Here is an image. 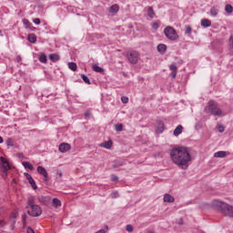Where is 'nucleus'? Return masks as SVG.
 <instances>
[{"label": "nucleus", "mask_w": 233, "mask_h": 233, "mask_svg": "<svg viewBox=\"0 0 233 233\" xmlns=\"http://www.w3.org/2000/svg\"><path fill=\"white\" fill-rule=\"evenodd\" d=\"M170 157L173 163L177 165L182 170H187L188 168V163H190V159H192L188 149L183 147L173 148L170 152Z\"/></svg>", "instance_id": "obj_1"}, {"label": "nucleus", "mask_w": 233, "mask_h": 233, "mask_svg": "<svg viewBox=\"0 0 233 233\" xmlns=\"http://www.w3.org/2000/svg\"><path fill=\"white\" fill-rule=\"evenodd\" d=\"M212 207L221 212V214H224V216L233 218V206H230L221 200L215 199L212 201Z\"/></svg>", "instance_id": "obj_2"}, {"label": "nucleus", "mask_w": 233, "mask_h": 233, "mask_svg": "<svg viewBox=\"0 0 233 233\" xmlns=\"http://www.w3.org/2000/svg\"><path fill=\"white\" fill-rule=\"evenodd\" d=\"M26 210L27 214H29L31 218H39V216L43 214V208H41L39 205L35 204V198L34 197L28 198Z\"/></svg>", "instance_id": "obj_3"}, {"label": "nucleus", "mask_w": 233, "mask_h": 233, "mask_svg": "<svg viewBox=\"0 0 233 233\" xmlns=\"http://www.w3.org/2000/svg\"><path fill=\"white\" fill-rule=\"evenodd\" d=\"M205 112L206 114H211V116H218V117L227 116V114H225V112H223L218 104L213 100H210L208 103V106L205 107Z\"/></svg>", "instance_id": "obj_4"}, {"label": "nucleus", "mask_w": 233, "mask_h": 233, "mask_svg": "<svg viewBox=\"0 0 233 233\" xmlns=\"http://www.w3.org/2000/svg\"><path fill=\"white\" fill-rule=\"evenodd\" d=\"M164 34L166 37L170 41H177V39H179V35H177V32L176 31V29H174V27L170 25H167V27H165Z\"/></svg>", "instance_id": "obj_5"}, {"label": "nucleus", "mask_w": 233, "mask_h": 233, "mask_svg": "<svg viewBox=\"0 0 233 233\" xmlns=\"http://www.w3.org/2000/svg\"><path fill=\"white\" fill-rule=\"evenodd\" d=\"M0 165H1V169L2 172H8L10 168H12V166H10V162L6 160L4 157H0Z\"/></svg>", "instance_id": "obj_6"}, {"label": "nucleus", "mask_w": 233, "mask_h": 233, "mask_svg": "<svg viewBox=\"0 0 233 233\" xmlns=\"http://www.w3.org/2000/svg\"><path fill=\"white\" fill-rule=\"evenodd\" d=\"M127 59L132 65H136L137 63V59H139V53L137 51H131L127 55Z\"/></svg>", "instance_id": "obj_7"}, {"label": "nucleus", "mask_w": 233, "mask_h": 233, "mask_svg": "<svg viewBox=\"0 0 233 233\" xmlns=\"http://www.w3.org/2000/svg\"><path fill=\"white\" fill-rule=\"evenodd\" d=\"M72 147L68 143H62L58 147L59 152H62V154H65V152H68Z\"/></svg>", "instance_id": "obj_8"}, {"label": "nucleus", "mask_w": 233, "mask_h": 233, "mask_svg": "<svg viewBox=\"0 0 233 233\" xmlns=\"http://www.w3.org/2000/svg\"><path fill=\"white\" fill-rule=\"evenodd\" d=\"M37 172L44 177L45 181H48V172H46V169L45 167H43L42 166H38Z\"/></svg>", "instance_id": "obj_9"}, {"label": "nucleus", "mask_w": 233, "mask_h": 233, "mask_svg": "<svg viewBox=\"0 0 233 233\" xmlns=\"http://www.w3.org/2000/svg\"><path fill=\"white\" fill-rule=\"evenodd\" d=\"M157 129L156 132L157 134H163V132L165 131V124L163 123V121H157Z\"/></svg>", "instance_id": "obj_10"}, {"label": "nucleus", "mask_w": 233, "mask_h": 233, "mask_svg": "<svg viewBox=\"0 0 233 233\" xmlns=\"http://www.w3.org/2000/svg\"><path fill=\"white\" fill-rule=\"evenodd\" d=\"M113 142L112 140L105 141L104 143H100L98 147H101L102 148H106L107 150H110L112 148Z\"/></svg>", "instance_id": "obj_11"}, {"label": "nucleus", "mask_w": 233, "mask_h": 233, "mask_svg": "<svg viewBox=\"0 0 233 233\" xmlns=\"http://www.w3.org/2000/svg\"><path fill=\"white\" fill-rule=\"evenodd\" d=\"M38 201L39 203H43V205H48V203H50V198L41 196V197H38Z\"/></svg>", "instance_id": "obj_12"}, {"label": "nucleus", "mask_w": 233, "mask_h": 233, "mask_svg": "<svg viewBox=\"0 0 233 233\" xmlns=\"http://www.w3.org/2000/svg\"><path fill=\"white\" fill-rule=\"evenodd\" d=\"M157 52H159L160 54H165V52H167V45L165 44H159L157 46Z\"/></svg>", "instance_id": "obj_13"}, {"label": "nucleus", "mask_w": 233, "mask_h": 233, "mask_svg": "<svg viewBox=\"0 0 233 233\" xmlns=\"http://www.w3.org/2000/svg\"><path fill=\"white\" fill-rule=\"evenodd\" d=\"M182 133H183V126L178 125L174 130V136L177 137V136H180V134Z\"/></svg>", "instance_id": "obj_14"}, {"label": "nucleus", "mask_w": 233, "mask_h": 233, "mask_svg": "<svg viewBox=\"0 0 233 233\" xmlns=\"http://www.w3.org/2000/svg\"><path fill=\"white\" fill-rule=\"evenodd\" d=\"M164 201L165 203H174L175 198L170 194H166L164 196Z\"/></svg>", "instance_id": "obj_15"}, {"label": "nucleus", "mask_w": 233, "mask_h": 233, "mask_svg": "<svg viewBox=\"0 0 233 233\" xmlns=\"http://www.w3.org/2000/svg\"><path fill=\"white\" fill-rule=\"evenodd\" d=\"M201 26H204V28H208V26H212V22H210L208 19H202Z\"/></svg>", "instance_id": "obj_16"}, {"label": "nucleus", "mask_w": 233, "mask_h": 233, "mask_svg": "<svg viewBox=\"0 0 233 233\" xmlns=\"http://www.w3.org/2000/svg\"><path fill=\"white\" fill-rule=\"evenodd\" d=\"M214 157H227V151H218L214 154Z\"/></svg>", "instance_id": "obj_17"}, {"label": "nucleus", "mask_w": 233, "mask_h": 233, "mask_svg": "<svg viewBox=\"0 0 233 233\" xmlns=\"http://www.w3.org/2000/svg\"><path fill=\"white\" fill-rule=\"evenodd\" d=\"M93 70L94 72H97L98 74H103V72H105V69L97 65H93Z\"/></svg>", "instance_id": "obj_18"}, {"label": "nucleus", "mask_w": 233, "mask_h": 233, "mask_svg": "<svg viewBox=\"0 0 233 233\" xmlns=\"http://www.w3.org/2000/svg\"><path fill=\"white\" fill-rule=\"evenodd\" d=\"M29 43H35L37 41V36L35 34H29L27 37Z\"/></svg>", "instance_id": "obj_19"}, {"label": "nucleus", "mask_w": 233, "mask_h": 233, "mask_svg": "<svg viewBox=\"0 0 233 233\" xmlns=\"http://www.w3.org/2000/svg\"><path fill=\"white\" fill-rule=\"evenodd\" d=\"M68 68H69V70H72L73 72H76V70H77V64H76L74 62H69L68 63Z\"/></svg>", "instance_id": "obj_20"}, {"label": "nucleus", "mask_w": 233, "mask_h": 233, "mask_svg": "<svg viewBox=\"0 0 233 233\" xmlns=\"http://www.w3.org/2000/svg\"><path fill=\"white\" fill-rule=\"evenodd\" d=\"M22 165L25 168H28L29 170H34V166L30 164V162L24 161L22 162Z\"/></svg>", "instance_id": "obj_21"}, {"label": "nucleus", "mask_w": 233, "mask_h": 233, "mask_svg": "<svg viewBox=\"0 0 233 233\" xmlns=\"http://www.w3.org/2000/svg\"><path fill=\"white\" fill-rule=\"evenodd\" d=\"M218 13H219V9H218L217 7H211L210 15H212V17H216Z\"/></svg>", "instance_id": "obj_22"}, {"label": "nucleus", "mask_w": 233, "mask_h": 233, "mask_svg": "<svg viewBox=\"0 0 233 233\" xmlns=\"http://www.w3.org/2000/svg\"><path fill=\"white\" fill-rule=\"evenodd\" d=\"M49 59L51 61H53V63H56V62L59 61V56L56 55V54H51V55H49Z\"/></svg>", "instance_id": "obj_23"}, {"label": "nucleus", "mask_w": 233, "mask_h": 233, "mask_svg": "<svg viewBox=\"0 0 233 233\" xmlns=\"http://www.w3.org/2000/svg\"><path fill=\"white\" fill-rule=\"evenodd\" d=\"M53 205L56 208H59V207H61V200L58 198H53Z\"/></svg>", "instance_id": "obj_24"}, {"label": "nucleus", "mask_w": 233, "mask_h": 233, "mask_svg": "<svg viewBox=\"0 0 233 233\" xmlns=\"http://www.w3.org/2000/svg\"><path fill=\"white\" fill-rule=\"evenodd\" d=\"M110 12H112L113 14L119 12V6L117 5H113L110 7Z\"/></svg>", "instance_id": "obj_25"}, {"label": "nucleus", "mask_w": 233, "mask_h": 233, "mask_svg": "<svg viewBox=\"0 0 233 233\" xmlns=\"http://www.w3.org/2000/svg\"><path fill=\"white\" fill-rule=\"evenodd\" d=\"M225 11L227 12V14H232L233 7L230 5H226Z\"/></svg>", "instance_id": "obj_26"}, {"label": "nucleus", "mask_w": 233, "mask_h": 233, "mask_svg": "<svg viewBox=\"0 0 233 233\" xmlns=\"http://www.w3.org/2000/svg\"><path fill=\"white\" fill-rule=\"evenodd\" d=\"M147 15L149 17H151V19L154 18L155 14H154V9L152 7H148V9H147Z\"/></svg>", "instance_id": "obj_27"}, {"label": "nucleus", "mask_w": 233, "mask_h": 233, "mask_svg": "<svg viewBox=\"0 0 233 233\" xmlns=\"http://www.w3.org/2000/svg\"><path fill=\"white\" fill-rule=\"evenodd\" d=\"M39 61H40V63H46V61H47V59H46V55L41 54V55L39 56Z\"/></svg>", "instance_id": "obj_28"}, {"label": "nucleus", "mask_w": 233, "mask_h": 233, "mask_svg": "<svg viewBox=\"0 0 233 233\" xmlns=\"http://www.w3.org/2000/svg\"><path fill=\"white\" fill-rule=\"evenodd\" d=\"M81 78L83 79L84 83H86V85H90V78H88V76H86V75H81Z\"/></svg>", "instance_id": "obj_29"}, {"label": "nucleus", "mask_w": 233, "mask_h": 233, "mask_svg": "<svg viewBox=\"0 0 233 233\" xmlns=\"http://www.w3.org/2000/svg\"><path fill=\"white\" fill-rule=\"evenodd\" d=\"M29 184L31 185L34 190H37V185L35 184V180H34V178L29 180Z\"/></svg>", "instance_id": "obj_30"}, {"label": "nucleus", "mask_w": 233, "mask_h": 233, "mask_svg": "<svg viewBox=\"0 0 233 233\" xmlns=\"http://www.w3.org/2000/svg\"><path fill=\"white\" fill-rule=\"evenodd\" d=\"M23 25H25V28H30L32 24H30V21H28V19L24 18L23 19Z\"/></svg>", "instance_id": "obj_31"}, {"label": "nucleus", "mask_w": 233, "mask_h": 233, "mask_svg": "<svg viewBox=\"0 0 233 233\" xmlns=\"http://www.w3.org/2000/svg\"><path fill=\"white\" fill-rule=\"evenodd\" d=\"M115 130L116 132H123V124H118L116 126Z\"/></svg>", "instance_id": "obj_32"}, {"label": "nucleus", "mask_w": 233, "mask_h": 233, "mask_svg": "<svg viewBox=\"0 0 233 233\" xmlns=\"http://www.w3.org/2000/svg\"><path fill=\"white\" fill-rule=\"evenodd\" d=\"M26 218H27L26 213H23V215H22L23 225H26Z\"/></svg>", "instance_id": "obj_33"}, {"label": "nucleus", "mask_w": 233, "mask_h": 233, "mask_svg": "<svg viewBox=\"0 0 233 233\" xmlns=\"http://www.w3.org/2000/svg\"><path fill=\"white\" fill-rule=\"evenodd\" d=\"M126 230L127 232H134V228L132 227V225H127Z\"/></svg>", "instance_id": "obj_34"}, {"label": "nucleus", "mask_w": 233, "mask_h": 233, "mask_svg": "<svg viewBox=\"0 0 233 233\" xmlns=\"http://www.w3.org/2000/svg\"><path fill=\"white\" fill-rule=\"evenodd\" d=\"M169 70H171V72H177V66H176V65H171Z\"/></svg>", "instance_id": "obj_35"}, {"label": "nucleus", "mask_w": 233, "mask_h": 233, "mask_svg": "<svg viewBox=\"0 0 233 233\" xmlns=\"http://www.w3.org/2000/svg\"><path fill=\"white\" fill-rule=\"evenodd\" d=\"M24 176L26 177L28 181H32V179H34V177H32V175L28 173H24Z\"/></svg>", "instance_id": "obj_36"}, {"label": "nucleus", "mask_w": 233, "mask_h": 233, "mask_svg": "<svg viewBox=\"0 0 233 233\" xmlns=\"http://www.w3.org/2000/svg\"><path fill=\"white\" fill-rule=\"evenodd\" d=\"M185 34H192V27L190 25L186 27Z\"/></svg>", "instance_id": "obj_37"}, {"label": "nucleus", "mask_w": 233, "mask_h": 233, "mask_svg": "<svg viewBox=\"0 0 233 233\" xmlns=\"http://www.w3.org/2000/svg\"><path fill=\"white\" fill-rule=\"evenodd\" d=\"M111 198L113 199H115L116 198H119V193L117 191H114L112 194H111Z\"/></svg>", "instance_id": "obj_38"}, {"label": "nucleus", "mask_w": 233, "mask_h": 233, "mask_svg": "<svg viewBox=\"0 0 233 233\" xmlns=\"http://www.w3.org/2000/svg\"><path fill=\"white\" fill-rule=\"evenodd\" d=\"M121 101H122V103H124L125 105H127V103H128V97H127V96H122V97H121Z\"/></svg>", "instance_id": "obj_39"}, {"label": "nucleus", "mask_w": 233, "mask_h": 233, "mask_svg": "<svg viewBox=\"0 0 233 233\" xmlns=\"http://www.w3.org/2000/svg\"><path fill=\"white\" fill-rule=\"evenodd\" d=\"M218 132H219L220 134H223V132H225V127H223V126H218Z\"/></svg>", "instance_id": "obj_40"}, {"label": "nucleus", "mask_w": 233, "mask_h": 233, "mask_svg": "<svg viewBox=\"0 0 233 233\" xmlns=\"http://www.w3.org/2000/svg\"><path fill=\"white\" fill-rule=\"evenodd\" d=\"M33 23H35V25H41V20L39 18H35Z\"/></svg>", "instance_id": "obj_41"}, {"label": "nucleus", "mask_w": 233, "mask_h": 233, "mask_svg": "<svg viewBox=\"0 0 233 233\" xmlns=\"http://www.w3.org/2000/svg\"><path fill=\"white\" fill-rule=\"evenodd\" d=\"M177 76V71H171V77H173V79H176Z\"/></svg>", "instance_id": "obj_42"}, {"label": "nucleus", "mask_w": 233, "mask_h": 233, "mask_svg": "<svg viewBox=\"0 0 233 233\" xmlns=\"http://www.w3.org/2000/svg\"><path fill=\"white\" fill-rule=\"evenodd\" d=\"M3 172V177L4 179H6V177H8V171H2Z\"/></svg>", "instance_id": "obj_43"}, {"label": "nucleus", "mask_w": 233, "mask_h": 233, "mask_svg": "<svg viewBox=\"0 0 233 233\" xmlns=\"http://www.w3.org/2000/svg\"><path fill=\"white\" fill-rule=\"evenodd\" d=\"M152 26L154 30H157V28H159V25L157 23H153Z\"/></svg>", "instance_id": "obj_44"}, {"label": "nucleus", "mask_w": 233, "mask_h": 233, "mask_svg": "<svg viewBox=\"0 0 233 233\" xmlns=\"http://www.w3.org/2000/svg\"><path fill=\"white\" fill-rule=\"evenodd\" d=\"M118 177L116 175L111 176V181H117Z\"/></svg>", "instance_id": "obj_45"}, {"label": "nucleus", "mask_w": 233, "mask_h": 233, "mask_svg": "<svg viewBox=\"0 0 233 233\" xmlns=\"http://www.w3.org/2000/svg\"><path fill=\"white\" fill-rule=\"evenodd\" d=\"M6 225V222L5 220H0V228H3Z\"/></svg>", "instance_id": "obj_46"}, {"label": "nucleus", "mask_w": 233, "mask_h": 233, "mask_svg": "<svg viewBox=\"0 0 233 233\" xmlns=\"http://www.w3.org/2000/svg\"><path fill=\"white\" fill-rule=\"evenodd\" d=\"M85 117H86V119H88V117H90V111L85 112Z\"/></svg>", "instance_id": "obj_47"}, {"label": "nucleus", "mask_w": 233, "mask_h": 233, "mask_svg": "<svg viewBox=\"0 0 233 233\" xmlns=\"http://www.w3.org/2000/svg\"><path fill=\"white\" fill-rule=\"evenodd\" d=\"M26 233H35L32 228H27Z\"/></svg>", "instance_id": "obj_48"}, {"label": "nucleus", "mask_w": 233, "mask_h": 233, "mask_svg": "<svg viewBox=\"0 0 233 233\" xmlns=\"http://www.w3.org/2000/svg\"><path fill=\"white\" fill-rule=\"evenodd\" d=\"M15 61H16V63H21V61H22L21 56H17L15 58Z\"/></svg>", "instance_id": "obj_49"}, {"label": "nucleus", "mask_w": 233, "mask_h": 233, "mask_svg": "<svg viewBox=\"0 0 233 233\" xmlns=\"http://www.w3.org/2000/svg\"><path fill=\"white\" fill-rule=\"evenodd\" d=\"M17 157L23 158V157H25V155L23 153H18Z\"/></svg>", "instance_id": "obj_50"}, {"label": "nucleus", "mask_w": 233, "mask_h": 233, "mask_svg": "<svg viewBox=\"0 0 233 233\" xmlns=\"http://www.w3.org/2000/svg\"><path fill=\"white\" fill-rule=\"evenodd\" d=\"M0 143H3V137H0Z\"/></svg>", "instance_id": "obj_51"}, {"label": "nucleus", "mask_w": 233, "mask_h": 233, "mask_svg": "<svg viewBox=\"0 0 233 233\" xmlns=\"http://www.w3.org/2000/svg\"><path fill=\"white\" fill-rule=\"evenodd\" d=\"M7 146L10 147V140H7Z\"/></svg>", "instance_id": "obj_52"}, {"label": "nucleus", "mask_w": 233, "mask_h": 233, "mask_svg": "<svg viewBox=\"0 0 233 233\" xmlns=\"http://www.w3.org/2000/svg\"><path fill=\"white\" fill-rule=\"evenodd\" d=\"M4 208L0 207V214L3 212Z\"/></svg>", "instance_id": "obj_53"}, {"label": "nucleus", "mask_w": 233, "mask_h": 233, "mask_svg": "<svg viewBox=\"0 0 233 233\" xmlns=\"http://www.w3.org/2000/svg\"><path fill=\"white\" fill-rule=\"evenodd\" d=\"M61 176H63V174L62 173H59V177H61Z\"/></svg>", "instance_id": "obj_54"}]
</instances>
